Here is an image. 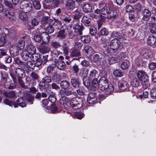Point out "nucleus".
I'll return each instance as SVG.
<instances>
[{"label": "nucleus", "instance_id": "nucleus-1", "mask_svg": "<svg viewBox=\"0 0 156 156\" xmlns=\"http://www.w3.org/2000/svg\"><path fill=\"white\" fill-rule=\"evenodd\" d=\"M137 75L139 80L141 81L143 87L144 89L147 88L150 86L148 77L145 72L143 70H138Z\"/></svg>", "mask_w": 156, "mask_h": 156}, {"label": "nucleus", "instance_id": "nucleus-2", "mask_svg": "<svg viewBox=\"0 0 156 156\" xmlns=\"http://www.w3.org/2000/svg\"><path fill=\"white\" fill-rule=\"evenodd\" d=\"M70 104L73 108L77 109L82 107L83 104V101L81 98H74L71 100Z\"/></svg>", "mask_w": 156, "mask_h": 156}, {"label": "nucleus", "instance_id": "nucleus-3", "mask_svg": "<svg viewBox=\"0 0 156 156\" xmlns=\"http://www.w3.org/2000/svg\"><path fill=\"white\" fill-rule=\"evenodd\" d=\"M20 7L23 12L26 13L29 12L32 8L31 3L28 1L22 2L20 3Z\"/></svg>", "mask_w": 156, "mask_h": 156}, {"label": "nucleus", "instance_id": "nucleus-4", "mask_svg": "<svg viewBox=\"0 0 156 156\" xmlns=\"http://www.w3.org/2000/svg\"><path fill=\"white\" fill-rule=\"evenodd\" d=\"M108 84L107 78L105 76L102 77L98 81V88L101 90H105Z\"/></svg>", "mask_w": 156, "mask_h": 156}, {"label": "nucleus", "instance_id": "nucleus-5", "mask_svg": "<svg viewBox=\"0 0 156 156\" xmlns=\"http://www.w3.org/2000/svg\"><path fill=\"white\" fill-rule=\"evenodd\" d=\"M121 44L120 41L117 38L112 40L110 43L111 48L113 50H117Z\"/></svg>", "mask_w": 156, "mask_h": 156}, {"label": "nucleus", "instance_id": "nucleus-6", "mask_svg": "<svg viewBox=\"0 0 156 156\" xmlns=\"http://www.w3.org/2000/svg\"><path fill=\"white\" fill-rule=\"evenodd\" d=\"M75 93V92L72 87L69 88L68 89L62 90L61 89L59 92V94L61 96H70L72 94L74 95Z\"/></svg>", "mask_w": 156, "mask_h": 156}, {"label": "nucleus", "instance_id": "nucleus-7", "mask_svg": "<svg viewBox=\"0 0 156 156\" xmlns=\"http://www.w3.org/2000/svg\"><path fill=\"white\" fill-rule=\"evenodd\" d=\"M83 51L85 54L89 57L93 54L94 51L92 48L88 45L84 46Z\"/></svg>", "mask_w": 156, "mask_h": 156}, {"label": "nucleus", "instance_id": "nucleus-8", "mask_svg": "<svg viewBox=\"0 0 156 156\" xmlns=\"http://www.w3.org/2000/svg\"><path fill=\"white\" fill-rule=\"evenodd\" d=\"M147 42L148 45L153 46L156 45V37L151 34L146 37Z\"/></svg>", "mask_w": 156, "mask_h": 156}, {"label": "nucleus", "instance_id": "nucleus-9", "mask_svg": "<svg viewBox=\"0 0 156 156\" xmlns=\"http://www.w3.org/2000/svg\"><path fill=\"white\" fill-rule=\"evenodd\" d=\"M45 44L41 43L38 48L39 51L42 54L48 53L50 51L49 48L47 46L44 45Z\"/></svg>", "mask_w": 156, "mask_h": 156}, {"label": "nucleus", "instance_id": "nucleus-10", "mask_svg": "<svg viewBox=\"0 0 156 156\" xmlns=\"http://www.w3.org/2000/svg\"><path fill=\"white\" fill-rule=\"evenodd\" d=\"M32 58H33V60L34 62H36L34 63L35 66L37 67L41 66L43 62L41 60V59L39 58V56L37 54H35L32 55Z\"/></svg>", "mask_w": 156, "mask_h": 156}, {"label": "nucleus", "instance_id": "nucleus-11", "mask_svg": "<svg viewBox=\"0 0 156 156\" xmlns=\"http://www.w3.org/2000/svg\"><path fill=\"white\" fill-rule=\"evenodd\" d=\"M142 14L143 15V20L145 21H148L151 16V12L147 9H145L142 12Z\"/></svg>", "mask_w": 156, "mask_h": 156}, {"label": "nucleus", "instance_id": "nucleus-12", "mask_svg": "<svg viewBox=\"0 0 156 156\" xmlns=\"http://www.w3.org/2000/svg\"><path fill=\"white\" fill-rule=\"evenodd\" d=\"M23 38L24 39L23 40H20L18 42L17 45V47L20 50L23 49L25 45V41L26 39H29V37L27 35H25V36L23 37Z\"/></svg>", "mask_w": 156, "mask_h": 156}, {"label": "nucleus", "instance_id": "nucleus-13", "mask_svg": "<svg viewBox=\"0 0 156 156\" xmlns=\"http://www.w3.org/2000/svg\"><path fill=\"white\" fill-rule=\"evenodd\" d=\"M54 61L55 63V66H56L58 69L61 70L65 68V64L63 61H58L56 59H54Z\"/></svg>", "mask_w": 156, "mask_h": 156}, {"label": "nucleus", "instance_id": "nucleus-14", "mask_svg": "<svg viewBox=\"0 0 156 156\" xmlns=\"http://www.w3.org/2000/svg\"><path fill=\"white\" fill-rule=\"evenodd\" d=\"M65 6L68 9L73 10L75 8V1L74 0H66Z\"/></svg>", "mask_w": 156, "mask_h": 156}, {"label": "nucleus", "instance_id": "nucleus-15", "mask_svg": "<svg viewBox=\"0 0 156 156\" xmlns=\"http://www.w3.org/2000/svg\"><path fill=\"white\" fill-rule=\"evenodd\" d=\"M139 17V15L136 12H131L129 15V19L133 22H134L137 20Z\"/></svg>", "mask_w": 156, "mask_h": 156}, {"label": "nucleus", "instance_id": "nucleus-16", "mask_svg": "<svg viewBox=\"0 0 156 156\" xmlns=\"http://www.w3.org/2000/svg\"><path fill=\"white\" fill-rule=\"evenodd\" d=\"M118 86L120 90H125L129 87L127 82L124 80H122L118 83Z\"/></svg>", "mask_w": 156, "mask_h": 156}, {"label": "nucleus", "instance_id": "nucleus-17", "mask_svg": "<svg viewBox=\"0 0 156 156\" xmlns=\"http://www.w3.org/2000/svg\"><path fill=\"white\" fill-rule=\"evenodd\" d=\"M83 26L80 25L79 23L75 24L73 26V28L75 32L78 33L80 35L82 34V30L83 29Z\"/></svg>", "mask_w": 156, "mask_h": 156}, {"label": "nucleus", "instance_id": "nucleus-18", "mask_svg": "<svg viewBox=\"0 0 156 156\" xmlns=\"http://www.w3.org/2000/svg\"><path fill=\"white\" fill-rule=\"evenodd\" d=\"M96 98L92 94H89L87 98V101L89 104L92 105L96 102Z\"/></svg>", "mask_w": 156, "mask_h": 156}, {"label": "nucleus", "instance_id": "nucleus-19", "mask_svg": "<svg viewBox=\"0 0 156 156\" xmlns=\"http://www.w3.org/2000/svg\"><path fill=\"white\" fill-rule=\"evenodd\" d=\"M2 94L5 97L10 98H14L16 95L15 92L14 91H4Z\"/></svg>", "mask_w": 156, "mask_h": 156}, {"label": "nucleus", "instance_id": "nucleus-20", "mask_svg": "<svg viewBox=\"0 0 156 156\" xmlns=\"http://www.w3.org/2000/svg\"><path fill=\"white\" fill-rule=\"evenodd\" d=\"M92 79L93 80L91 83L90 90L94 91L96 89L98 86V82L97 78H95Z\"/></svg>", "mask_w": 156, "mask_h": 156}, {"label": "nucleus", "instance_id": "nucleus-21", "mask_svg": "<svg viewBox=\"0 0 156 156\" xmlns=\"http://www.w3.org/2000/svg\"><path fill=\"white\" fill-rule=\"evenodd\" d=\"M41 40L43 41L42 43H46L50 40V37L47 32H43L41 34Z\"/></svg>", "mask_w": 156, "mask_h": 156}, {"label": "nucleus", "instance_id": "nucleus-22", "mask_svg": "<svg viewBox=\"0 0 156 156\" xmlns=\"http://www.w3.org/2000/svg\"><path fill=\"white\" fill-rule=\"evenodd\" d=\"M72 85L75 88H78L79 87L80 83L79 79L76 77L73 78L70 81Z\"/></svg>", "mask_w": 156, "mask_h": 156}, {"label": "nucleus", "instance_id": "nucleus-23", "mask_svg": "<svg viewBox=\"0 0 156 156\" xmlns=\"http://www.w3.org/2000/svg\"><path fill=\"white\" fill-rule=\"evenodd\" d=\"M98 72L95 69H93L91 71L88 76V78L91 80L95 78H97L98 76Z\"/></svg>", "mask_w": 156, "mask_h": 156}, {"label": "nucleus", "instance_id": "nucleus-24", "mask_svg": "<svg viewBox=\"0 0 156 156\" xmlns=\"http://www.w3.org/2000/svg\"><path fill=\"white\" fill-rule=\"evenodd\" d=\"M101 14L108 15L111 12V10L108 5H106L101 9Z\"/></svg>", "mask_w": 156, "mask_h": 156}, {"label": "nucleus", "instance_id": "nucleus-25", "mask_svg": "<svg viewBox=\"0 0 156 156\" xmlns=\"http://www.w3.org/2000/svg\"><path fill=\"white\" fill-rule=\"evenodd\" d=\"M30 53L26 49L23 50L21 54V57L24 61H27L29 59Z\"/></svg>", "mask_w": 156, "mask_h": 156}, {"label": "nucleus", "instance_id": "nucleus-26", "mask_svg": "<svg viewBox=\"0 0 156 156\" xmlns=\"http://www.w3.org/2000/svg\"><path fill=\"white\" fill-rule=\"evenodd\" d=\"M109 33L108 32L105 28H104L102 29L100 32H99L97 34V36H95L96 38L98 39L102 36H107Z\"/></svg>", "mask_w": 156, "mask_h": 156}, {"label": "nucleus", "instance_id": "nucleus-27", "mask_svg": "<svg viewBox=\"0 0 156 156\" xmlns=\"http://www.w3.org/2000/svg\"><path fill=\"white\" fill-rule=\"evenodd\" d=\"M60 86L62 89H66L69 87L70 86V83L67 80H62L60 83Z\"/></svg>", "mask_w": 156, "mask_h": 156}, {"label": "nucleus", "instance_id": "nucleus-28", "mask_svg": "<svg viewBox=\"0 0 156 156\" xmlns=\"http://www.w3.org/2000/svg\"><path fill=\"white\" fill-rule=\"evenodd\" d=\"M16 73L18 78H22V76L25 73L24 70L22 69L19 68H17L16 69Z\"/></svg>", "mask_w": 156, "mask_h": 156}, {"label": "nucleus", "instance_id": "nucleus-29", "mask_svg": "<svg viewBox=\"0 0 156 156\" xmlns=\"http://www.w3.org/2000/svg\"><path fill=\"white\" fill-rule=\"evenodd\" d=\"M51 77L49 76H45L44 77L40 82V84H44L45 83H49L51 82Z\"/></svg>", "mask_w": 156, "mask_h": 156}, {"label": "nucleus", "instance_id": "nucleus-30", "mask_svg": "<svg viewBox=\"0 0 156 156\" xmlns=\"http://www.w3.org/2000/svg\"><path fill=\"white\" fill-rule=\"evenodd\" d=\"M25 102V101L23 99V98L20 97L17 100V103H16L17 105H19L21 107H24L26 106Z\"/></svg>", "mask_w": 156, "mask_h": 156}, {"label": "nucleus", "instance_id": "nucleus-31", "mask_svg": "<svg viewBox=\"0 0 156 156\" xmlns=\"http://www.w3.org/2000/svg\"><path fill=\"white\" fill-rule=\"evenodd\" d=\"M27 51L30 54L33 55H32L35 54L34 53L36 52V48L34 46L31 44L27 46Z\"/></svg>", "mask_w": 156, "mask_h": 156}, {"label": "nucleus", "instance_id": "nucleus-32", "mask_svg": "<svg viewBox=\"0 0 156 156\" xmlns=\"http://www.w3.org/2000/svg\"><path fill=\"white\" fill-rule=\"evenodd\" d=\"M131 84L133 87H138L140 85L139 79L136 77L133 79L131 81Z\"/></svg>", "mask_w": 156, "mask_h": 156}, {"label": "nucleus", "instance_id": "nucleus-33", "mask_svg": "<svg viewBox=\"0 0 156 156\" xmlns=\"http://www.w3.org/2000/svg\"><path fill=\"white\" fill-rule=\"evenodd\" d=\"M82 20L83 23L85 26H89L91 25V19L84 16L82 18Z\"/></svg>", "mask_w": 156, "mask_h": 156}, {"label": "nucleus", "instance_id": "nucleus-34", "mask_svg": "<svg viewBox=\"0 0 156 156\" xmlns=\"http://www.w3.org/2000/svg\"><path fill=\"white\" fill-rule=\"evenodd\" d=\"M48 17H44L42 19L41 22V26L45 29V27L48 26Z\"/></svg>", "mask_w": 156, "mask_h": 156}, {"label": "nucleus", "instance_id": "nucleus-35", "mask_svg": "<svg viewBox=\"0 0 156 156\" xmlns=\"http://www.w3.org/2000/svg\"><path fill=\"white\" fill-rule=\"evenodd\" d=\"M80 50L78 49H73L70 55L71 57H77L80 56Z\"/></svg>", "mask_w": 156, "mask_h": 156}, {"label": "nucleus", "instance_id": "nucleus-36", "mask_svg": "<svg viewBox=\"0 0 156 156\" xmlns=\"http://www.w3.org/2000/svg\"><path fill=\"white\" fill-rule=\"evenodd\" d=\"M62 48L63 53L66 55H68L69 48L66 42L63 43L62 46Z\"/></svg>", "mask_w": 156, "mask_h": 156}, {"label": "nucleus", "instance_id": "nucleus-37", "mask_svg": "<svg viewBox=\"0 0 156 156\" xmlns=\"http://www.w3.org/2000/svg\"><path fill=\"white\" fill-rule=\"evenodd\" d=\"M51 45L53 48L55 49L60 48L61 46L60 42L57 41H52L51 43Z\"/></svg>", "mask_w": 156, "mask_h": 156}, {"label": "nucleus", "instance_id": "nucleus-38", "mask_svg": "<svg viewBox=\"0 0 156 156\" xmlns=\"http://www.w3.org/2000/svg\"><path fill=\"white\" fill-rule=\"evenodd\" d=\"M106 88L105 92L106 94H108L111 92L113 91L114 90V87L112 84H110L107 85Z\"/></svg>", "mask_w": 156, "mask_h": 156}, {"label": "nucleus", "instance_id": "nucleus-39", "mask_svg": "<svg viewBox=\"0 0 156 156\" xmlns=\"http://www.w3.org/2000/svg\"><path fill=\"white\" fill-rule=\"evenodd\" d=\"M59 100V103L61 105H64L65 108H66V103L68 100V98L64 96H62Z\"/></svg>", "mask_w": 156, "mask_h": 156}, {"label": "nucleus", "instance_id": "nucleus-40", "mask_svg": "<svg viewBox=\"0 0 156 156\" xmlns=\"http://www.w3.org/2000/svg\"><path fill=\"white\" fill-rule=\"evenodd\" d=\"M75 12L76 13L74 16V19L75 21L77 22L79 21V19L82 16L83 13L77 9L75 11Z\"/></svg>", "mask_w": 156, "mask_h": 156}, {"label": "nucleus", "instance_id": "nucleus-41", "mask_svg": "<svg viewBox=\"0 0 156 156\" xmlns=\"http://www.w3.org/2000/svg\"><path fill=\"white\" fill-rule=\"evenodd\" d=\"M113 74L116 77H121L123 76L124 73L120 69H117L114 71Z\"/></svg>", "mask_w": 156, "mask_h": 156}, {"label": "nucleus", "instance_id": "nucleus-42", "mask_svg": "<svg viewBox=\"0 0 156 156\" xmlns=\"http://www.w3.org/2000/svg\"><path fill=\"white\" fill-rule=\"evenodd\" d=\"M66 30V29L61 30L58 31L57 36V37L60 39H64L66 37L65 32Z\"/></svg>", "mask_w": 156, "mask_h": 156}, {"label": "nucleus", "instance_id": "nucleus-43", "mask_svg": "<svg viewBox=\"0 0 156 156\" xmlns=\"http://www.w3.org/2000/svg\"><path fill=\"white\" fill-rule=\"evenodd\" d=\"M4 102L6 104L12 106L13 105L15 108L17 107V105L16 102L11 101L9 99H5Z\"/></svg>", "mask_w": 156, "mask_h": 156}, {"label": "nucleus", "instance_id": "nucleus-44", "mask_svg": "<svg viewBox=\"0 0 156 156\" xmlns=\"http://www.w3.org/2000/svg\"><path fill=\"white\" fill-rule=\"evenodd\" d=\"M14 63L20 66L21 67H23L25 65V63L21 61L19 58H16L14 59Z\"/></svg>", "mask_w": 156, "mask_h": 156}, {"label": "nucleus", "instance_id": "nucleus-45", "mask_svg": "<svg viewBox=\"0 0 156 156\" xmlns=\"http://www.w3.org/2000/svg\"><path fill=\"white\" fill-rule=\"evenodd\" d=\"M92 7L89 4L84 5L83 7V11L86 12H88L92 11Z\"/></svg>", "mask_w": 156, "mask_h": 156}, {"label": "nucleus", "instance_id": "nucleus-46", "mask_svg": "<svg viewBox=\"0 0 156 156\" xmlns=\"http://www.w3.org/2000/svg\"><path fill=\"white\" fill-rule=\"evenodd\" d=\"M26 12H21L19 14V17L20 19L23 21H26L27 20L28 17Z\"/></svg>", "mask_w": 156, "mask_h": 156}, {"label": "nucleus", "instance_id": "nucleus-47", "mask_svg": "<svg viewBox=\"0 0 156 156\" xmlns=\"http://www.w3.org/2000/svg\"><path fill=\"white\" fill-rule=\"evenodd\" d=\"M4 15L8 18L11 19L13 16L14 13L11 10H7L5 11Z\"/></svg>", "mask_w": 156, "mask_h": 156}, {"label": "nucleus", "instance_id": "nucleus-48", "mask_svg": "<svg viewBox=\"0 0 156 156\" xmlns=\"http://www.w3.org/2000/svg\"><path fill=\"white\" fill-rule=\"evenodd\" d=\"M25 98L28 102L31 103V104H33V101L34 99V97L33 96L29 94H28L26 95Z\"/></svg>", "mask_w": 156, "mask_h": 156}, {"label": "nucleus", "instance_id": "nucleus-49", "mask_svg": "<svg viewBox=\"0 0 156 156\" xmlns=\"http://www.w3.org/2000/svg\"><path fill=\"white\" fill-rule=\"evenodd\" d=\"M54 27L56 29H59L62 27V23L60 20L57 19H55V22L53 25Z\"/></svg>", "mask_w": 156, "mask_h": 156}, {"label": "nucleus", "instance_id": "nucleus-50", "mask_svg": "<svg viewBox=\"0 0 156 156\" xmlns=\"http://www.w3.org/2000/svg\"><path fill=\"white\" fill-rule=\"evenodd\" d=\"M84 116V115L83 113L81 112H76L74 114V117L79 119H82Z\"/></svg>", "mask_w": 156, "mask_h": 156}, {"label": "nucleus", "instance_id": "nucleus-51", "mask_svg": "<svg viewBox=\"0 0 156 156\" xmlns=\"http://www.w3.org/2000/svg\"><path fill=\"white\" fill-rule=\"evenodd\" d=\"M33 4L34 8L37 10L39 9L41 7L40 2L37 0H33Z\"/></svg>", "mask_w": 156, "mask_h": 156}, {"label": "nucleus", "instance_id": "nucleus-52", "mask_svg": "<svg viewBox=\"0 0 156 156\" xmlns=\"http://www.w3.org/2000/svg\"><path fill=\"white\" fill-rule=\"evenodd\" d=\"M34 39L37 42H40L42 41L41 34L38 32L36 33L34 37Z\"/></svg>", "mask_w": 156, "mask_h": 156}, {"label": "nucleus", "instance_id": "nucleus-53", "mask_svg": "<svg viewBox=\"0 0 156 156\" xmlns=\"http://www.w3.org/2000/svg\"><path fill=\"white\" fill-rule=\"evenodd\" d=\"M129 63L127 61L123 62L121 64V68L123 70L127 69L129 68Z\"/></svg>", "mask_w": 156, "mask_h": 156}, {"label": "nucleus", "instance_id": "nucleus-54", "mask_svg": "<svg viewBox=\"0 0 156 156\" xmlns=\"http://www.w3.org/2000/svg\"><path fill=\"white\" fill-rule=\"evenodd\" d=\"M61 80V78L60 75L57 74H55L52 78V80L57 83H58Z\"/></svg>", "mask_w": 156, "mask_h": 156}, {"label": "nucleus", "instance_id": "nucleus-55", "mask_svg": "<svg viewBox=\"0 0 156 156\" xmlns=\"http://www.w3.org/2000/svg\"><path fill=\"white\" fill-rule=\"evenodd\" d=\"M45 3H53V4L56 7L59 5V3L60 1L59 0H44Z\"/></svg>", "mask_w": 156, "mask_h": 156}, {"label": "nucleus", "instance_id": "nucleus-56", "mask_svg": "<svg viewBox=\"0 0 156 156\" xmlns=\"http://www.w3.org/2000/svg\"><path fill=\"white\" fill-rule=\"evenodd\" d=\"M111 37L113 38L118 37L119 38H122V34L116 31H113Z\"/></svg>", "mask_w": 156, "mask_h": 156}, {"label": "nucleus", "instance_id": "nucleus-57", "mask_svg": "<svg viewBox=\"0 0 156 156\" xmlns=\"http://www.w3.org/2000/svg\"><path fill=\"white\" fill-rule=\"evenodd\" d=\"M109 15L108 16L107 18L111 19H114L115 18H116L118 16L116 12L113 11L112 12L111 10V12L109 13Z\"/></svg>", "mask_w": 156, "mask_h": 156}, {"label": "nucleus", "instance_id": "nucleus-58", "mask_svg": "<svg viewBox=\"0 0 156 156\" xmlns=\"http://www.w3.org/2000/svg\"><path fill=\"white\" fill-rule=\"evenodd\" d=\"M81 41L83 43H88L90 41V38L89 36H83L81 38Z\"/></svg>", "mask_w": 156, "mask_h": 156}, {"label": "nucleus", "instance_id": "nucleus-59", "mask_svg": "<svg viewBox=\"0 0 156 156\" xmlns=\"http://www.w3.org/2000/svg\"><path fill=\"white\" fill-rule=\"evenodd\" d=\"M149 51V49L144 48L142 50L141 53L143 56L145 58H147L149 57L148 54Z\"/></svg>", "mask_w": 156, "mask_h": 156}, {"label": "nucleus", "instance_id": "nucleus-60", "mask_svg": "<svg viewBox=\"0 0 156 156\" xmlns=\"http://www.w3.org/2000/svg\"><path fill=\"white\" fill-rule=\"evenodd\" d=\"M27 68L33 69L34 68L35 64L31 61H29L27 62L25 65Z\"/></svg>", "mask_w": 156, "mask_h": 156}, {"label": "nucleus", "instance_id": "nucleus-61", "mask_svg": "<svg viewBox=\"0 0 156 156\" xmlns=\"http://www.w3.org/2000/svg\"><path fill=\"white\" fill-rule=\"evenodd\" d=\"M48 98L49 100L51 102L53 103L55 102L57 100L56 97L55 96V94L53 93L50 94V95L48 96Z\"/></svg>", "mask_w": 156, "mask_h": 156}, {"label": "nucleus", "instance_id": "nucleus-62", "mask_svg": "<svg viewBox=\"0 0 156 156\" xmlns=\"http://www.w3.org/2000/svg\"><path fill=\"white\" fill-rule=\"evenodd\" d=\"M45 29L46 32L49 34L53 33L54 30V28L51 25L47 26L45 27Z\"/></svg>", "mask_w": 156, "mask_h": 156}, {"label": "nucleus", "instance_id": "nucleus-63", "mask_svg": "<svg viewBox=\"0 0 156 156\" xmlns=\"http://www.w3.org/2000/svg\"><path fill=\"white\" fill-rule=\"evenodd\" d=\"M150 30L152 34L156 33V23H153L150 26Z\"/></svg>", "mask_w": 156, "mask_h": 156}, {"label": "nucleus", "instance_id": "nucleus-64", "mask_svg": "<svg viewBox=\"0 0 156 156\" xmlns=\"http://www.w3.org/2000/svg\"><path fill=\"white\" fill-rule=\"evenodd\" d=\"M150 95L151 98L153 99L156 98V90L155 89H153L151 90Z\"/></svg>", "mask_w": 156, "mask_h": 156}]
</instances>
